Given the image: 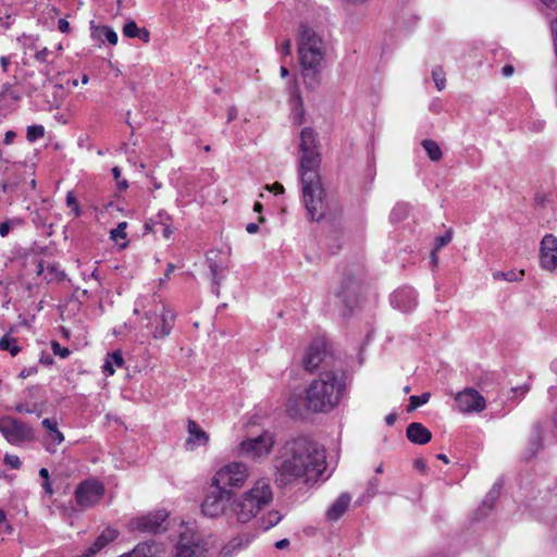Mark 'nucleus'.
<instances>
[{
    "mask_svg": "<svg viewBox=\"0 0 557 557\" xmlns=\"http://www.w3.org/2000/svg\"><path fill=\"white\" fill-rule=\"evenodd\" d=\"M421 145L431 161L437 162L443 158V151L435 140L424 139Z\"/></svg>",
    "mask_w": 557,
    "mask_h": 557,
    "instance_id": "nucleus-26",
    "label": "nucleus"
},
{
    "mask_svg": "<svg viewBox=\"0 0 557 557\" xmlns=\"http://www.w3.org/2000/svg\"><path fill=\"white\" fill-rule=\"evenodd\" d=\"M274 445V434L264 430L256 436H249L242 440L236 447V454L239 457L261 462L271 455Z\"/></svg>",
    "mask_w": 557,
    "mask_h": 557,
    "instance_id": "nucleus-7",
    "label": "nucleus"
},
{
    "mask_svg": "<svg viewBox=\"0 0 557 557\" xmlns=\"http://www.w3.org/2000/svg\"><path fill=\"white\" fill-rule=\"evenodd\" d=\"M0 349L9 350L12 356H15L20 352V347L16 345L15 339L9 336H3L0 339Z\"/></svg>",
    "mask_w": 557,
    "mask_h": 557,
    "instance_id": "nucleus-31",
    "label": "nucleus"
},
{
    "mask_svg": "<svg viewBox=\"0 0 557 557\" xmlns=\"http://www.w3.org/2000/svg\"><path fill=\"white\" fill-rule=\"evenodd\" d=\"M203 542L199 535L190 532L181 534L173 557H203Z\"/></svg>",
    "mask_w": 557,
    "mask_h": 557,
    "instance_id": "nucleus-13",
    "label": "nucleus"
},
{
    "mask_svg": "<svg viewBox=\"0 0 557 557\" xmlns=\"http://www.w3.org/2000/svg\"><path fill=\"white\" fill-rule=\"evenodd\" d=\"M45 128L41 125H32L27 127L26 137L29 141H35L38 138L44 137Z\"/></svg>",
    "mask_w": 557,
    "mask_h": 557,
    "instance_id": "nucleus-36",
    "label": "nucleus"
},
{
    "mask_svg": "<svg viewBox=\"0 0 557 557\" xmlns=\"http://www.w3.org/2000/svg\"><path fill=\"white\" fill-rule=\"evenodd\" d=\"M264 519L265 529H270L274 525H276L282 520V515L276 510L269 511Z\"/></svg>",
    "mask_w": 557,
    "mask_h": 557,
    "instance_id": "nucleus-37",
    "label": "nucleus"
},
{
    "mask_svg": "<svg viewBox=\"0 0 557 557\" xmlns=\"http://www.w3.org/2000/svg\"><path fill=\"white\" fill-rule=\"evenodd\" d=\"M299 175L301 190L308 215L312 221H319L324 215L318 135L311 127H305L299 134Z\"/></svg>",
    "mask_w": 557,
    "mask_h": 557,
    "instance_id": "nucleus-2",
    "label": "nucleus"
},
{
    "mask_svg": "<svg viewBox=\"0 0 557 557\" xmlns=\"http://www.w3.org/2000/svg\"><path fill=\"white\" fill-rule=\"evenodd\" d=\"M126 227H127L126 222L119 223L117 226L110 232V238L115 243H119L120 239H125L126 238V232H125Z\"/></svg>",
    "mask_w": 557,
    "mask_h": 557,
    "instance_id": "nucleus-34",
    "label": "nucleus"
},
{
    "mask_svg": "<svg viewBox=\"0 0 557 557\" xmlns=\"http://www.w3.org/2000/svg\"><path fill=\"white\" fill-rule=\"evenodd\" d=\"M104 492V485L100 481L90 479L83 481L77 485L74 496L78 506L83 508H90L100 502Z\"/></svg>",
    "mask_w": 557,
    "mask_h": 557,
    "instance_id": "nucleus-9",
    "label": "nucleus"
},
{
    "mask_svg": "<svg viewBox=\"0 0 557 557\" xmlns=\"http://www.w3.org/2000/svg\"><path fill=\"white\" fill-rule=\"evenodd\" d=\"M395 421H396V414H388L386 417V423L388 425H393L395 423Z\"/></svg>",
    "mask_w": 557,
    "mask_h": 557,
    "instance_id": "nucleus-62",
    "label": "nucleus"
},
{
    "mask_svg": "<svg viewBox=\"0 0 557 557\" xmlns=\"http://www.w3.org/2000/svg\"><path fill=\"white\" fill-rule=\"evenodd\" d=\"M23 224V220L20 218H15L12 220H7L0 223V236L5 237L10 233L11 227L20 226Z\"/></svg>",
    "mask_w": 557,
    "mask_h": 557,
    "instance_id": "nucleus-33",
    "label": "nucleus"
},
{
    "mask_svg": "<svg viewBox=\"0 0 557 557\" xmlns=\"http://www.w3.org/2000/svg\"><path fill=\"white\" fill-rule=\"evenodd\" d=\"M540 263L547 271L557 269V237L546 234L540 245Z\"/></svg>",
    "mask_w": 557,
    "mask_h": 557,
    "instance_id": "nucleus-16",
    "label": "nucleus"
},
{
    "mask_svg": "<svg viewBox=\"0 0 557 557\" xmlns=\"http://www.w3.org/2000/svg\"><path fill=\"white\" fill-rule=\"evenodd\" d=\"M51 347L53 354L59 355L61 358H66L70 356V350L65 347H62L58 342H52Z\"/></svg>",
    "mask_w": 557,
    "mask_h": 557,
    "instance_id": "nucleus-44",
    "label": "nucleus"
},
{
    "mask_svg": "<svg viewBox=\"0 0 557 557\" xmlns=\"http://www.w3.org/2000/svg\"><path fill=\"white\" fill-rule=\"evenodd\" d=\"M248 466L242 461H231L220 467L211 479V486L224 491L240 490L249 480Z\"/></svg>",
    "mask_w": 557,
    "mask_h": 557,
    "instance_id": "nucleus-6",
    "label": "nucleus"
},
{
    "mask_svg": "<svg viewBox=\"0 0 557 557\" xmlns=\"http://www.w3.org/2000/svg\"><path fill=\"white\" fill-rule=\"evenodd\" d=\"M156 299H149L144 296L138 297L135 301L133 313L135 315L144 314V319L147 321L145 327L149 331L153 339L159 341L171 335L176 314L171 308L164 305L161 309L157 307L150 308V302Z\"/></svg>",
    "mask_w": 557,
    "mask_h": 557,
    "instance_id": "nucleus-5",
    "label": "nucleus"
},
{
    "mask_svg": "<svg viewBox=\"0 0 557 557\" xmlns=\"http://www.w3.org/2000/svg\"><path fill=\"white\" fill-rule=\"evenodd\" d=\"M49 54V50L47 48H42L41 50L37 51L35 54V59L38 62L45 63L47 61V57Z\"/></svg>",
    "mask_w": 557,
    "mask_h": 557,
    "instance_id": "nucleus-47",
    "label": "nucleus"
},
{
    "mask_svg": "<svg viewBox=\"0 0 557 557\" xmlns=\"http://www.w3.org/2000/svg\"><path fill=\"white\" fill-rule=\"evenodd\" d=\"M431 259H432V263L434 265L437 264V261H438V257H437V251H435V249H433L432 253H431Z\"/></svg>",
    "mask_w": 557,
    "mask_h": 557,
    "instance_id": "nucleus-64",
    "label": "nucleus"
},
{
    "mask_svg": "<svg viewBox=\"0 0 557 557\" xmlns=\"http://www.w3.org/2000/svg\"><path fill=\"white\" fill-rule=\"evenodd\" d=\"M407 438L414 444L424 445L432 438L431 432L421 423L412 422L406 430Z\"/></svg>",
    "mask_w": 557,
    "mask_h": 557,
    "instance_id": "nucleus-19",
    "label": "nucleus"
},
{
    "mask_svg": "<svg viewBox=\"0 0 557 557\" xmlns=\"http://www.w3.org/2000/svg\"><path fill=\"white\" fill-rule=\"evenodd\" d=\"M325 356V349L321 345L310 346L304 358L305 369L310 372L318 369Z\"/></svg>",
    "mask_w": 557,
    "mask_h": 557,
    "instance_id": "nucleus-20",
    "label": "nucleus"
},
{
    "mask_svg": "<svg viewBox=\"0 0 557 557\" xmlns=\"http://www.w3.org/2000/svg\"><path fill=\"white\" fill-rule=\"evenodd\" d=\"M258 230H259V226H258V224H256V223H249V224H247V226H246V231H247L249 234H255V233H257V232H258Z\"/></svg>",
    "mask_w": 557,
    "mask_h": 557,
    "instance_id": "nucleus-57",
    "label": "nucleus"
},
{
    "mask_svg": "<svg viewBox=\"0 0 557 557\" xmlns=\"http://www.w3.org/2000/svg\"><path fill=\"white\" fill-rule=\"evenodd\" d=\"M59 29L62 33H69L70 32V23L65 18H60L58 22Z\"/></svg>",
    "mask_w": 557,
    "mask_h": 557,
    "instance_id": "nucleus-51",
    "label": "nucleus"
},
{
    "mask_svg": "<svg viewBox=\"0 0 557 557\" xmlns=\"http://www.w3.org/2000/svg\"><path fill=\"white\" fill-rule=\"evenodd\" d=\"M515 72V69L512 65H505L503 69H502V73L505 77H509L513 74Z\"/></svg>",
    "mask_w": 557,
    "mask_h": 557,
    "instance_id": "nucleus-55",
    "label": "nucleus"
},
{
    "mask_svg": "<svg viewBox=\"0 0 557 557\" xmlns=\"http://www.w3.org/2000/svg\"><path fill=\"white\" fill-rule=\"evenodd\" d=\"M42 486H44V490H45V492H46L47 494H49V495H52V494H53V490H52V486H51L50 481H44Z\"/></svg>",
    "mask_w": 557,
    "mask_h": 557,
    "instance_id": "nucleus-58",
    "label": "nucleus"
},
{
    "mask_svg": "<svg viewBox=\"0 0 557 557\" xmlns=\"http://www.w3.org/2000/svg\"><path fill=\"white\" fill-rule=\"evenodd\" d=\"M297 100L299 101V106L295 109L293 119L296 124L301 125L305 122V111L299 96H297Z\"/></svg>",
    "mask_w": 557,
    "mask_h": 557,
    "instance_id": "nucleus-41",
    "label": "nucleus"
},
{
    "mask_svg": "<svg viewBox=\"0 0 557 557\" xmlns=\"http://www.w3.org/2000/svg\"><path fill=\"white\" fill-rule=\"evenodd\" d=\"M281 52L284 55H289L292 53V41L290 39H285L281 45Z\"/></svg>",
    "mask_w": 557,
    "mask_h": 557,
    "instance_id": "nucleus-48",
    "label": "nucleus"
},
{
    "mask_svg": "<svg viewBox=\"0 0 557 557\" xmlns=\"http://www.w3.org/2000/svg\"><path fill=\"white\" fill-rule=\"evenodd\" d=\"M455 401L463 413L481 412L486 407L485 398L476 389L470 387L459 392Z\"/></svg>",
    "mask_w": 557,
    "mask_h": 557,
    "instance_id": "nucleus-12",
    "label": "nucleus"
},
{
    "mask_svg": "<svg viewBox=\"0 0 557 557\" xmlns=\"http://www.w3.org/2000/svg\"><path fill=\"white\" fill-rule=\"evenodd\" d=\"M350 504V496L342 494L326 511V517L331 521L338 520L348 509Z\"/></svg>",
    "mask_w": 557,
    "mask_h": 557,
    "instance_id": "nucleus-23",
    "label": "nucleus"
},
{
    "mask_svg": "<svg viewBox=\"0 0 557 557\" xmlns=\"http://www.w3.org/2000/svg\"><path fill=\"white\" fill-rule=\"evenodd\" d=\"M145 42H149L150 40V33L146 28H140V34L137 36Z\"/></svg>",
    "mask_w": 557,
    "mask_h": 557,
    "instance_id": "nucleus-54",
    "label": "nucleus"
},
{
    "mask_svg": "<svg viewBox=\"0 0 557 557\" xmlns=\"http://www.w3.org/2000/svg\"><path fill=\"white\" fill-rule=\"evenodd\" d=\"M288 545H289V541L287 539L280 540L275 543V547L277 549H284V548L288 547Z\"/></svg>",
    "mask_w": 557,
    "mask_h": 557,
    "instance_id": "nucleus-56",
    "label": "nucleus"
},
{
    "mask_svg": "<svg viewBox=\"0 0 557 557\" xmlns=\"http://www.w3.org/2000/svg\"><path fill=\"white\" fill-rule=\"evenodd\" d=\"M158 223L163 227L162 235L165 239H170L173 234L172 216L165 211H159Z\"/></svg>",
    "mask_w": 557,
    "mask_h": 557,
    "instance_id": "nucleus-27",
    "label": "nucleus"
},
{
    "mask_svg": "<svg viewBox=\"0 0 557 557\" xmlns=\"http://www.w3.org/2000/svg\"><path fill=\"white\" fill-rule=\"evenodd\" d=\"M160 552V546L154 542H141L131 552L124 553L119 557H159Z\"/></svg>",
    "mask_w": 557,
    "mask_h": 557,
    "instance_id": "nucleus-21",
    "label": "nucleus"
},
{
    "mask_svg": "<svg viewBox=\"0 0 557 557\" xmlns=\"http://www.w3.org/2000/svg\"><path fill=\"white\" fill-rule=\"evenodd\" d=\"M140 34V28L137 26L136 22L131 20L125 23L123 27V35L127 38H136Z\"/></svg>",
    "mask_w": 557,
    "mask_h": 557,
    "instance_id": "nucleus-35",
    "label": "nucleus"
},
{
    "mask_svg": "<svg viewBox=\"0 0 557 557\" xmlns=\"http://www.w3.org/2000/svg\"><path fill=\"white\" fill-rule=\"evenodd\" d=\"M66 205H67L69 208L72 209V211L74 212L75 216H79L81 215V208H79L78 201L76 200L73 191H69L66 194Z\"/></svg>",
    "mask_w": 557,
    "mask_h": 557,
    "instance_id": "nucleus-39",
    "label": "nucleus"
},
{
    "mask_svg": "<svg viewBox=\"0 0 557 557\" xmlns=\"http://www.w3.org/2000/svg\"><path fill=\"white\" fill-rule=\"evenodd\" d=\"M347 389L344 375L335 371L321 373L305 389L304 406L314 413H327L342 403Z\"/></svg>",
    "mask_w": 557,
    "mask_h": 557,
    "instance_id": "nucleus-3",
    "label": "nucleus"
},
{
    "mask_svg": "<svg viewBox=\"0 0 557 557\" xmlns=\"http://www.w3.org/2000/svg\"><path fill=\"white\" fill-rule=\"evenodd\" d=\"M188 437L186 440V446L188 449H195L199 446H205L209 443L208 433L200 428V425L194 420H188L187 423Z\"/></svg>",
    "mask_w": 557,
    "mask_h": 557,
    "instance_id": "nucleus-17",
    "label": "nucleus"
},
{
    "mask_svg": "<svg viewBox=\"0 0 557 557\" xmlns=\"http://www.w3.org/2000/svg\"><path fill=\"white\" fill-rule=\"evenodd\" d=\"M3 461L11 469H20L22 466L20 457L13 454H5Z\"/></svg>",
    "mask_w": 557,
    "mask_h": 557,
    "instance_id": "nucleus-40",
    "label": "nucleus"
},
{
    "mask_svg": "<svg viewBox=\"0 0 557 557\" xmlns=\"http://www.w3.org/2000/svg\"><path fill=\"white\" fill-rule=\"evenodd\" d=\"M326 469L324 450L307 437L285 442L274 458V482L277 487L315 483Z\"/></svg>",
    "mask_w": 557,
    "mask_h": 557,
    "instance_id": "nucleus-1",
    "label": "nucleus"
},
{
    "mask_svg": "<svg viewBox=\"0 0 557 557\" xmlns=\"http://www.w3.org/2000/svg\"><path fill=\"white\" fill-rule=\"evenodd\" d=\"M15 137H16L15 132H13V131H8V132L5 133V135H4V140H3V143H4L5 145H10V144H12V143H13V140H14V138H15Z\"/></svg>",
    "mask_w": 557,
    "mask_h": 557,
    "instance_id": "nucleus-53",
    "label": "nucleus"
},
{
    "mask_svg": "<svg viewBox=\"0 0 557 557\" xmlns=\"http://www.w3.org/2000/svg\"><path fill=\"white\" fill-rule=\"evenodd\" d=\"M269 191H273L275 194H283L284 193V186L280 183H274L272 185H267L264 187Z\"/></svg>",
    "mask_w": 557,
    "mask_h": 557,
    "instance_id": "nucleus-49",
    "label": "nucleus"
},
{
    "mask_svg": "<svg viewBox=\"0 0 557 557\" xmlns=\"http://www.w3.org/2000/svg\"><path fill=\"white\" fill-rule=\"evenodd\" d=\"M235 117H236V109L233 107V108H231V109H230V111H228V119H227V120H228V121H232V120H234Z\"/></svg>",
    "mask_w": 557,
    "mask_h": 557,
    "instance_id": "nucleus-63",
    "label": "nucleus"
},
{
    "mask_svg": "<svg viewBox=\"0 0 557 557\" xmlns=\"http://www.w3.org/2000/svg\"><path fill=\"white\" fill-rule=\"evenodd\" d=\"M250 541L251 537L247 534L234 537L222 547L220 555H222L223 557H228L234 552L247 546L250 543Z\"/></svg>",
    "mask_w": 557,
    "mask_h": 557,
    "instance_id": "nucleus-25",
    "label": "nucleus"
},
{
    "mask_svg": "<svg viewBox=\"0 0 557 557\" xmlns=\"http://www.w3.org/2000/svg\"><path fill=\"white\" fill-rule=\"evenodd\" d=\"M524 276L523 270H510L507 272L497 271L493 274L495 280H503L507 282H519Z\"/></svg>",
    "mask_w": 557,
    "mask_h": 557,
    "instance_id": "nucleus-28",
    "label": "nucleus"
},
{
    "mask_svg": "<svg viewBox=\"0 0 557 557\" xmlns=\"http://www.w3.org/2000/svg\"><path fill=\"white\" fill-rule=\"evenodd\" d=\"M112 174H113L115 181L117 182L119 189L120 190H125L128 187V184H127V181L120 180V177H121V170L117 166H114L112 169Z\"/></svg>",
    "mask_w": 557,
    "mask_h": 557,
    "instance_id": "nucleus-43",
    "label": "nucleus"
},
{
    "mask_svg": "<svg viewBox=\"0 0 557 557\" xmlns=\"http://www.w3.org/2000/svg\"><path fill=\"white\" fill-rule=\"evenodd\" d=\"M174 269H175L174 264L169 263L164 276L166 278H169L170 275L173 273Z\"/></svg>",
    "mask_w": 557,
    "mask_h": 557,
    "instance_id": "nucleus-60",
    "label": "nucleus"
},
{
    "mask_svg": "<svg viewBox=\"0 0 557 557\" xmlns=\"http://www.w3.org/2000/svg\"><path fill=\"white\" fill-rule=\"evenodd\" d=\"M15 410L17 412H27V413L30 412V410L28 409V407L26 405H17L15 407Z\"/></svg>",
    "mask_w": 557,
    "mask_h": 557,
    "instance_id": "nucleus-61",
    "label": "nucleus"
},
{
    "mask_svg": "<svg viewBox=\"0 0 557 557\" xmlns=\"http://www.w3.org/2000/svg\"><path fill=\"white\" fill-rule=\"evenodd\" d=\"M50 441L53 445H60L64 441L63 434L55 429L52 433H50Z\"/></svg>",
    "mask_w": 557,
    "mask_h": 557,
    "instance_id": "nucleus-45",
    "label": "nucleus"
},
{
    "mask_svg": "<svg viewBox=\"0 0 557 557\" xmlns=\"http://www.w3.org/2000/svg\"><path fill=\"white\" fill-rule=\"evenodd\" d=\"M414 468L421 472H424L426 470V462L424 459H417L414 460Z\"/></svg>",
    "mask_w": 557,
    "mask_h": 557,
    "instance_id": "nucleus-52",
    "label": "nucleus"
},
{
    "mask_svg": "<svg viewBox=\"0 0 557 557\" xmlns=\"http://www.w3.org/2000/svg\"><path fill=\"white\" fill-rule=\"evenodd\" d=\"M432 78L438 91H442L446 86V75L441 66H436L432 71Z\"/></svg>",
    "mask_w": 557,
    "mask_h": 557,
    "instance_id": "nucleus-29",
    "label": "nucleus"
},
{
    "mask_svg": "<svg viewBox=\"0 0 557 557\" xmlns=\"http://www.w3.org/2000/svg\"><path fill=\"white\" fill-rule=\"evenodd\" d=\"M165 518L166 513L164 512L148 513L132 519L127 523V529L131 532L137 531L140 533H154L159 530Z\"/></svg>",
    "mask_w": 557,
    "mask_h": 557,
    "instance_id": "nucleus-15",
    "label": "nucleus"
},
{
    "mask_svg": "<svg viewBox=\"0 0 557 557\" xmlns=\"http://www.w3.org/2000/svg\"><path fill=\"white\" fill-rule=\"evenodd\" d=\"M233 492L215 488L208 493L201 504V512L209 518L222 517L226 513V502L232 500Z\"/></svg>",
    "mask_w": 557,
    "mask_h": 557,
    "instance_id": "nucleus-11",
    "label": "nucleus"
},
{
    "mask_svg": "<svg viewBox=\"0 0 557 557\" xmlns=\"http://www.w3.org/2000/svg\"><path fill=\"white\" fill-rule=\"evenodd\" d=\"M39 475L44 479V481H49V471L46 468H41L39 470Z\"/></svg>",
    "mask_w": 557,
    "mask_h": 557,
    "instance_id": "nucleus-59",
    "label": "nucleus"
},
{
    "mask_svg": "<svg viewBox=\"0 0 557 557\" xmlns=\"http://www.w3.org/2000/svg\"><path fill=\"white\" fill-rule=\"evenodd\" d=\"M430 397H431L430 393H423L420 396H416V395L410 396V398H409L410 404L408 406V411H413L418 407L426 404L430 400Z\"/></svg>",
    "mask_w": 557,
    "mask_h": 557,
    "instance_id": "nucleus-32",
    "label": "nucleus"
},
{
    "mask_svg": "<svg viewBox=\"0 0 557 557\" xmlns=\"http://www.w3.org/2000/svg\"><path fill=\"white\" fill-rule=\"evenodd\" d=\"M42 425L50 432L52 433L57 428V422L51 420V419H44L42 420Z\"/></svg>",
    "mask_w": 557,
    "mask_h": 557,
    "instance_id": "nucleus-50",
    "label": "nucleus"
},
{
    "mask_svg": "<svg viewBox=\"0 0 557 557\" xmlns=\"http://www.w3.org/2000/svg\"><path fill=\"white\" fill-rule=\"evenodd\" d=\"M124 366V359L121 350H115L107 355L106 361L102 366V371L106 375H113L116 369Z\"/></svg>",
    "mask_w": 557,
    "mask_h": 557,
    "instance_id": "nucleus-24",
    "label": "nucleus"
},
{
    "mask_svg": "<svg viewBox=\"0 0 557 557\" xmlns=\"http://www.w3.org/2000/svg\"><path fill=\"white\" fill-rule=\"evenodd\" d=\"M209 268H210L211 276H212L213 293L216 296H219L220 289H221V284H222V278L219 276V267H218L216 262L211 261Z\"/></svg>",
    "mask_w": 557,
    "mask_h": 557,
    "instance_id": "nucleus-30",
    "label": "nucleus"
},
{
    "mask_svg": "<svg viewBox=\"0 0 557 557\" xmlns=\"http://www.w3.org/2000/svg\"><path fill=\"white\" fill-rule=\"evenodd\" d=\"M258 511L252 504L243 496V494L234 495L230 504V518L236 522L245 524L253 520L258 516Z\"/></svg>",
    "mask_w": 557,
    "mask_h": 557,
    "instance_id": "nucleus-14",
    "label": "nucleus"
},
{
    "mask_svg": "<svg viewBox=\"0 0 557 557\" xmlns=\"http://www.w3.org/2000/svg\"><path fill=\"white\" fill-rule=\"evenodd\" d=\"M119 536V531L114 528L108 527L96 539V541L88 547V554L85 557H89L100 552L109 543L113 542Z\"/></svg>",
    "mask_w": 557,
    "mask_h": 557,
    "instance_id": "nucleus-22",
    "label": "nucleus"
},
{
    "mask_svg": "<svg viewBox=\"0 0 557 557\" xmlns=\"http://www.w3.org/2000/svg\"><path fill=\"white\" fill-rule=\"evenodd\" d=\"M0 432L12 445H20L24 442H30L34 440V432L32 428L21 420L12 417H4L0 419Z\"/></svg>",
    "mask_w": 557,
    "mask_h": 557,
    "instance_id": "nucleus-8",
    "label": "nucleus"
},
{
    "mask_svg": "<svg viewBox=\"0 0 557 557\" xmlns=\"http://www.w3.org/2000/svg\"><path fill=\"white\" fill-rule=\"evenodd\" d=\"M159 225L158 215L154 219H150L145 222L144 228L146 233H150L154 231V227Z\"/></svg>",
    "mask_w": 557,
    "mask_h": 557,
    "instance_id": "nucleus-46",
    "label": "nucleus"
},
{
    "mask_svg": "<svg viewBox=\"0 0 557 557\" xmlns=\"http://www.w3.org/2000/svg\"><path fill=\"white\" fill-rule=\"evenodd\" d=\"M297 52L302 76L315 77L322 71L327 47L313 28L301 25L298 30Z\"/></svg>",
    "mask_w": 557,
    "mask_h": 557,
    "instance_id": "nucleus-4",
    "label": "nucleus"
},
{
    "mask_svg": "<svg viewBox=\"0 0 557 557\" xmlns=\"http://www.w3.org/2000/svg\"><path fill=\"white\" fill-rule=\"evenodd\" d=\"M391 301L396 308L403 311L411 310L417 304L414 293L410 288L396 290L392 295Z\"/></svg>",
    "mask_w": 557,
    "mask_h": 557,
    "instance_id": "nucleus-18",
    "label": "nucleus"
},
{
    "mask_svg": "<svg viewBox=\"0 0 557 557\" xmlns=\"http://www.w3.org/2000/svg\"><path fill=\"white\" fill-rule=\"evenodd\" d=\"M253 508L260 513L273 500L272 486L268 479L261 478L253 482V484L245 492L242 493Z\"/></svg>",
    "mask_w": 557,
    "mask_h": 557,
    "instance_id": "nucleus-10",
    "label": "nucleus"
},
{
    "mask_svg": "<svg viewBox=\"0 0 557 557\" xmlns=\"http://www.w3.org/2000/svg\"><path fill=\"white\" fill-rule=\"evenodd\" d=\"M453 239V230L449 228L445 232L444 235L442 236H438L436 237L435 239V246H434V249L435 251H438L441 248H443L445 245H447L448 243H450V240Z\"/></svg>",
    "mask_w": 557,
    "mask_h": 557,
    "instance_id": "nucleus-38",
    "label": "nucleus"
},
{
    "mask_svg": "<svg viewBox=\"0 0 557 557\" xmlns=\"http://www.w3.org/2000/svg\"><path fill=\"white\" fill-rule=\"evenodd\" d=\"M102 33L108 42H110L111 45L117 44V34L113 30V28L104 26L102 28Z\"/></svg>",
    "mask_w": 557,
    "mask_h": 557,
    "instance_id": "nucleus-42",
    "label": "nucleus"
}]
</instances>
